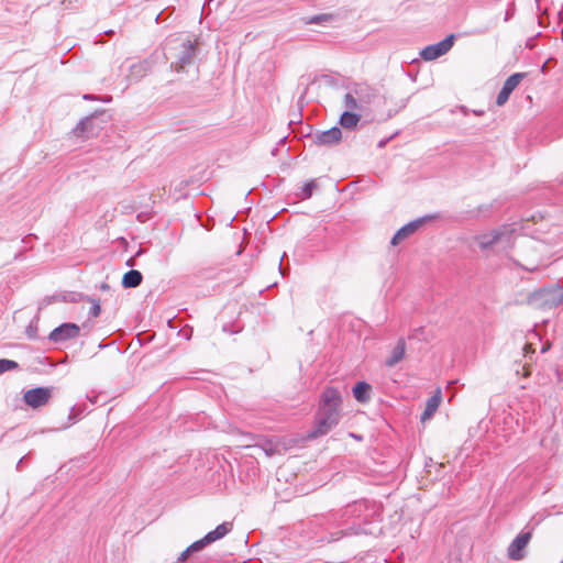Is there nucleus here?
<instances>
[{
  "label": "nucleus",
  "mask_w": 563,
  "mask_h": 563,
  "mask_svg": "<svg viewBox=\"0 0 563 563\" xmlns=\"http://www.w3.org/2000/svg\"><path fill=\"white\" fill-rule=\"evenodd\" d=\"M90 302L92 305L91 306V314H92V317H95V318L99 317V314L101 312V307H100L99 300L91 299Z\"/></svg>",
  "instance_id": "obj_20"
},
{
  "label": "nucleus",
  "mask_w": 563,
  "mask_h": 563,
  "mask_svg": "<svg viewBox=\"0 0 563 563\" xmlns=\"http://www.w3.org/2000/svg\"><path fill=\"white\" fill-rule=\"evenodd\" d=\"M207 536H205L202 539L198 540V541H195L194 543H191L188 548H189V551L191 552H197V551H200L202 550L205 547H207L208 544H210V542H207Z\"/></svg>",
  "instance_id": "obj_19"
},
{
  "label": "nucleus",
  "mask_w": 563,
  "mask_h": 563,
  "mask_svg": "<svg viewBox=\"0 0 563 563\" xmlns=\"http://www.w3.org/2000/svg\"><path fill=\"white\" fill-rule=\"evenodd\" d=\"M192 553L191 551H189V548H187L185 551H183L178 558V561L180 562H184L187 560L188 555Z\"/></svg>",
  "instance_id": "obj_23"
},
{
  "label": "nucleus",
  "mask_w": 563,
  "mask_h": 563,
  "mask_svg": "<svg viewBox=\"0 0 563 563\" xmlns=\"http://www.w3.org/2000/svg\"><path fill=\"white\" fill-rule=\"evenodd\" d=\"M329 18H330V15H328V14L317 15V16L311 18L309 20V22L310 23H319V22L329 20Z\"/></svg>",
  "instance_id": "obj_22"
},
{
  "label": "nucleus",
  "mask_w": 563,
  "mask_h": 563,
  "mask_svg": "<svg viewBox=\"0 0 563 563\" xmlns=\"http://www.w3.org/2000/svg\"><path fill=\"white\" fill-rule=\"evenodd\" d=\"M316 183L313 180L309 181L303 187V198H309L311 196L312 189L316 188Z\"/></svg>",
  "instance_id": "obj_21"
},
{
  "label": "nucleus",
  "mask_w": 563,
  "mask_h": 563,
  "mask_svg": "<svg viewBox=\"0 0 563 563\" xmlns=\"http://www.w3.org/2000/svg\"><path fill=\"white\" fill-rule=\"evenodd\" d=\"M406 354V342L405 340L400 339L398 340L397 344L395 345L394 350L391 351L390 356L386 360L385 364L388 367L395 366L397 363H399Z\"/></svg>",
  "instance_id": "obj_12"
},
{
  "label": "nucleus",
  "mask_w": 563,
  "mask_h": 563,
  "mask_svg": "<svg viewBox=\"0 0 563 563\" xmlns=\"http://www.w3.org/2000/svg\"><path fill=\"white\" fill-rule=\"evenodd\" d=\"M454 43V35L451 34L446 36L444 40L440 41L437 44L429 45L424 47L421 52V57L424 60H433L438 57L444 55L446 52L451 49Z\"/></svg>",
  "instance_id": "obj_4"
},
{
  "label": "nucleus",
  "mask_w": 563,
  "mask_h": 563,
  "mask_svg": "<svg viewBox=\"0 0 563 563\" xmlns=\"http://www.w3.org/2000/svg\"><path fill=\"white\" fill-rule=\"evenodd\" d=\"M243 449H260L267 456H271L278 452V443L272 439L258 438L254 444H247L242 446Z\"/></svg>",
  "instance_id": "obj_10"
},
{
  "label": "nucleus",
  "mask_w": 563,
  "mask_h": 563,
  "mask_svg": "<svg viewBox=\"0 0 563 563\" xmlns=\"http://www.w3.org/2000/svg\"><path fill=\"white\" fill-rule=\"evenodd\" d=\"M423 223L422 219H418L415 221H411L400 228L395 235L391 239V245L396 246L405 239L409 238L411 234H413Z\"/></svg>",
  "instance_id": "obj_9"
},
{
  "label": "nucleus",
  "mask_w": 563,
  "mask_h": 563,
  "mask_svg": "<svg viewBox=\"0 0 563 563\" xmlns=\"http://www.w3.org/2000/svg\"><path fill=\"white\" fill-rule=\"evenodd\" d=\"M102 290H108L109 289V286L107 284H102L101 287H100Z\"/></svg>",
  "instance_id": "obj_25"
},
{
  "label": "nucleus",
  "mask_w": 563,
  "mask_h": 563,
  "mask_svg": "<svg viewBox=\"0 0 563 563\" xmlns=\"http://www.w3.org/2000/svg\"><path fill=\"white\" fill-rule=\"evenodd\" d=\"M142 283V274L139 271L131 269L123 275L122 285L125 288L137 287Z\"/></svg>",
  "instance_id": "obj_16"
},
{
  "label": "nucleus",
  "mask_w": 563,
  "mask_h": 563,
  "mask_svg": "<svg viewBox=\"0 0 563 563\" xmlns=\"http://www.w3.org/2000/svg\"><path fill=\"white\" fill-rule=\"evenodd\" d=\"M79 334V327L75 323H64L58 328L54 329L49 339L54 342H62L69 339H74Z\"/></svg>",
  "instance_id": "obj_7"
},
{
  "label": "nucleus",
  "mask_w": 563,
  "mask_h": 563,
  "mask_svg": "<svg viewBox=\"0 0 563 563\" xmlns=\"http://www.w3.org/2000/svg\"><path fill=\"white\" fill-rule=\"evenodd\" d=\"M442 402V390L438 387L433 395L427 400L426 408L421 415V422L424 423L437 412Z\"/></svg>",
  "instance_id": "obj_8"
},
{
  "label": "nucleus",
  "mask_w": 563,
  "mask_h": 563,
  "mask_svg": "<svg viewBox=\"0 0 563 563\" xmlns=\"http://www.w3.org/2000/svg\"><path fill=\"white\" fill-rule=\"evenodd\" d=\"M18 367V363L11 360H0V374L15 369Z\"/></svg>",
  "instance_id": "obj_18"
},
{
  "label": "nucleus",
  "mask_w": 563,
  "mask_h": 563,
  "mask_svg": "<svg viewBox=\"0 0 563 563\" xmlns=\"http://www.w3.org/2000/svg\"><path fill=\"white\" fill-rule=\"evenodd\" d=\"M354 398L358 402H367L371 398L372 386L366 382H358L352 389Z\"/></svg>",
  "instance_id": "obj_13"
},
{
  "label": "nucleus",
  "mask_w": 563,
  "mask_h": 563,
  "mask_svg": "<svg viewBox=\"0 0 563 563\" xmlns=\"http://www.w3.org/2000/svg\"><path fill=\"white\" fill-rule=\"evenodd\" d=\"M522 371H523V372H522V376H523V377H526V378H527V377H529V376L531 375V372H530L529 366L525 365V366L522 367Z\"/></svg>",
  "instance_id": "obj_24"
},
{
  "label": "nucleus",
  "mask_w": 563,
  "mask_h": 563,
  "mask_svg": "<svg viewBox=\"0 0 563 563\" xmlns=\"http://www.w3.org/2000/svg\"><path fill=\"white\" fill-rule=\"evenodd\" d=\"M233 528L232 522H222L214 530L209 531L207 536V542H216L222 538H224L229 532H231Z\"/></svg>",
  "instance_id": "obj_14"
},
{
  "label": "nucleus",
  "mask_w": 563,
  "mask_h": 563,
  "mask_svg": "<svg viewBox=\"0 0 563 563\" xmlns=\"http://www.w3.org/2000/svg\"><path fill=\"white\" fill-rule=\"evenodd\" d=\"M52 397V389L48 387H36L24 393L23 399L25 404L32 408L45 406Z\"/></svg>",
  "instance_id": "obj_3"
},
{
  "label": "nucleus",
  "mask_w": 563,
  "mask_h": 563,
  "mask_svg": "<svg viewBox=\"0 0 563 563\" xmlns=\"http://www.w3.org/2000/svg\"><path fill=\"white\" fill-rule=\"evenodd\" d=\"M527 77V73H516V74H512L510 77H508L501 88V90L499 91L498 96H497V99H496V103L497 106H504L511 92L519 86V84Z\"/></svg>",
  "instance_id": "obj_5"
},
{
  "label": "nucleus",
  "mask_w": 563,
  "mask_h": 563,
  "mask_svg": "<svg viewBox=\"0 0 563 563\" xmlns=\"http://www.w3.org/2000/svg\"><path fill=\"white\" fill-rule=\"evenodd\" d=\"M342 132L339 128L333 126L327 131L321 132L317 136V142L321 145H333L341 141Z\"/></svg>",
  "instance_id": "obj_11"
},
{
  "label": "nucleus",
  "mask_w": 563,
  "mask_h": 563,
  "mask_svg": "<svg viewBox=\"0 0 563 563\" xmlns=\"http://www.w3.org/2000/svg\"><path fill=\"white\" fill-rule=\"evenodd\" d=\"M531 539V532H520L508 547V556L512 560L523 558V550Z\"/></svg>",
  "instance_id": "obj_6"
},
{
  "label": "nucleus",
  "mask_w": 563,
  "mask_h": 563,
  "mask_svg": "<svg viewBox=\"0 0 563 563\" xmlns=\"http://www.w3.org/2000/svg\"><path fill=\"white\" fill-rule=\"evenodd\" d=\"M360 120L361 114L352 111H344L340 117V124L344 129L353 130L357 126Z\"/></svg>",
  "instance_id": "obj_15"
},
{
  "label": "nucleus",
  "mask_w": 563,
  "mask_h": 563,
  "mask_svg": "<svg viewBox=\"0 0 563 563\" xmlns=\"http://www.w3.org/2000/svg\"><path fill=\"white\" fill-rule=\"evenodd\" d=\"M351 437H353L354 439L361 440V438L355 434H351Z\"/></svg>",
  "instance_id": "obj_26"
},
{
  "label": "nucleus",
  "mask_w": 563,
  "mask_h": 563,
  "mask_svg": "<svg viewBox=\"0 0 563 563\" xmlns=\"http://www.w3.org/2000/svg\"><path fill=\"white\" fill-rule=\"evenodd\" d=\"M342 396L334 387H328L321 394L320 406L312 429L306 434V440H313L329 433L340 421Z\"/></svg>",
  "instance_id": "obj_2"
},
{
  "label": "nucleus",
  "mask_w": 563,
  "mask_h": 563,
  "mask_svg": "<svg viewBox=\"0 0 563 563\" xmlns=\"http://www.w3.org/2000/svg\"><path fill=\"white\" fill-rule=\"evenodd\" d=\"M512 251L509 254L518 265L527 271H536L542 262V244L532 238L515 235V229L510 225H504L481 236L479 244L486 249L495 244L509 245Z\"/></svg>",
  "instance_id": "obj_1"
},
{
  "label": "nucleus",
  "mask_w": 563,
  "mask_h": 563,
  "mask_svg": "<svg viewBox=\"0 0 563 563\" xmlns=\"http://www.w3.org/2000/svg\"><path fill=\"white\" fill-rule=\"evenodd\" d=\"M342 106L345 108V111H352L358 109L357 100L351 93H345L342 100Z\"/></svg>",
  "instance_id": "obj_17"
}]
</instances>
